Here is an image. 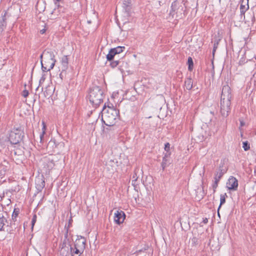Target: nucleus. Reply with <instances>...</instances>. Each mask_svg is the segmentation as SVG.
I'll return each instance as SVG.
<instances>
[{
  "label": "nucleus",
  "mask_w": 256,
  "mask_h": 256,
  "mask_svg": "<svg viewBox=\"0 0 256 256\" xmlns=\"http://www.w3.org/2000/svg\"><path fill=\"white\" fill-rule=\"evenodd\" d=\"M232 98L230 87L226 84L222 86L220 98V113L223 117H226L230 110Z\"/></svg>",
  "instance_id": "nucleus-1"
},
{
  "label": "nucleus",
  "mask_w": 256,
  "mask_h": 256,
  "mask_svg": "<svg viewBox=\"0 0 256 256\" xmlns=\"http://www.w3.org/2000/svg\"><path fill=\"white\" fill-rule=\"evenodd\" d=\"M104 106L102 112V120L108 126H114L118 118L119 112L115 108L108 106L106 110Z\"/></svg>",
  "instance_id": "nucleus-2"
},
{
  "label": "nucleus",
  "mask_w": 256,
  "mask_h": 256,
  "mask_svg": "<svg viewBox=\"0 0 256 256\" xmlns=\"http://www.w3.org/2000/svg\"><path fill=\"white\" fill-rule=\"evenodd\" d=\"M42 69L43 71H50L53 68L56 60L54 52L50 50H46L40 56Z\"/></svg>",
  "instance_id": "nucleus-3"
},
{
  "label": "nucleus",
  "mask_w": 256,
  "mask_h": 256,
  "mask_svg": "<svg viewBox=\"0 0 256 256\" xmlns=\"http://www.w3.org/2000/svg\"><path fill=\"white\" fill-rule=\"evenodd\" d=\"M104 98L103 90L99 86H96L90 89L88 98L92 106H98L103 102Z\"/></svg>",
  "instance_id": "nucleus-4"
},
{
  "label": "nucleus",
  "mask_w": 256,
  "mask_h": 256,
  "mask_svg": "<svg viewBox=\"0 0 256 256\" xmlns=\"http://www.w3.org/2000/svg\"><path fill=\"white\" fill-rule=\"evenodd\" d=\"M24 136L23 132L19 128H13L9 134L8 140L12 144H18Z\"/></svg>",
  "instance_id": "nucleus-5"
},
{
  "label": "nucleus",
  "mask_w": 256,
  "mask_h": 256,
  "mask_svg": "<svg viewBox=\"0 0 256 256\" xmlns=\"http://www.w3.org/2000/svg\"><path fill=\"white\" fill-rule=\"evenodd\" d=\"M64 146L63 142L56 143L54 139L51 140L47 144L46 150L48 152H54L58 153L60 150H62Z\"/></svg>",
  "instance_id": "nucleus-6"
},
{
  "label": "nucleus",
  "mask_w": 256,
  "mask_h": 256,
  "mask_svg": "<svg viewBox=\"0 0 256 256\" xmlns=\"http://www.w3.org/2000/svg\"><path fill=\"white\" fill-rule=\"evenodd\" d=\"M20 213V209L18 208H14L12 216V221L10 222V224L6 226V231L8 234H12L14 232V230L16 229V218Z\"/></svg>",
  "instance_id": "nucleus-7"
},
{
  "label": "nucleus",
  "mask_w": 256,
  "mask_h": 256,
  "mask_svg": "<svg viewBox=\"0 0 256 256\" xmlns=\"http://www.w3.org/2000/svg\"><path fill=\"white\" fill-rule=\"evenodd\" d=\"M35 182L36 188L38 192H42L45 186V181L44 176L42 174L36 176Z\"/></svg>",
  "instance_id": "nucleus-8"
},
{
  "label": "nucleus",
  "mask_w": 256,
  "mask_h": 256,
  "mask_svg": "<svg viewBox=\"0 0 256 256\" xmlns=\"http://www.w3.org/2000/svg\"><path fill=\"white\" fill-rule=\"evenodd\" d=\"M226 186L230 190H236L238 187V181L236 178L231 176L226 182Z\"/></svg>",
  "instance_id": "nucleus-9"
},
{
  "label": "nucleus",
  "mask_w": 256,
  "mask_h": 256,
  "mask_svg": "<svg viewBox=\"0 0 256 256\" xmlns=\"http://www.w3.org/2000/svg\"><path fill=\"white\" fill-rule=\"evenodd\" d=\"M125 218L126 215L123 211L117 210L114 214V221L116 224H120L124 222Z\"/></svg>",
  "instance_id": "nucleus-10"
},
{
  "label": "nucleus",
  "mask_w": 256,
  "mask_h": 256,
  "mask_svg": "<svg viewBox=\"0 0 256 256\" xmlns=\"http://www.w3.org/2000/svg\"><path fill=\"white\" fill-rule=\"evenodd\" d=\"M132 0H124L122 8L126 16H130L132 12Z\"/></svg>",
  "instance_id": "nucleus-11"
},
{
  "label": "nucleus",
  "mask_w": 256,
  "mask_h": 256,
  "mask_svg": "<svg viewBox=\"0 0 256 256\" xmlns=\"http://www.w3.org/2000/svg\"><path fill=\"white\" fill-rule=\"evenodd\" d=\"M74 247H78L80 250H84L86 247V240L82 236H78L76 240Z\"/></svg>",
  "instance_id": "nucleus-12"
},
{
  "label": "nucleus",
  "mask_w": 256,
  "mask_h": 256,
  "mask_svg": "<svg viewBox=\"0 0 256 256\" xmlns=\"http://www.w3.org/2000/svg\"><path fill=\"white\" fill-rule=\"evenodd\" d=\"M224 174H222L220 172L216 171V172L214 173V182L212 184L214 193L216 192V189L218 186V184L220 180L221 179V178L224 176Z\"/></svg>",
  "instance_id": "nucleus-13"
},
{
  "label": "nucleus",
  "mask_w": 256,
  "mask_h": 256,
  "mask_svg": "<svg viewBox=\"0 0 256 256\" xmlns=\"http://www.w3.org/2000/svg\"><path fill=\"white\" fill-rule=\"evenodd\" d=\"M241 4L240 6V15L244 16V14L249 8L248 0H240Z\"/></svg>",
  "instance_id": "nucleus-14"
},
{
  "label": "nucleus",
  "mask_w": 256,
  "mask_h": 256,
  "mask_svg": "<svg viewBox=\"0 0 256 256\" xmlns=\"http://www.w3.org/2000/svg\"><path fill=\"white\" fill-rule=\"evenodd\" d=\"M64 0H54V2L56 6L57 7V8H55L53 11L52 12L51 14L52 16H54V18H55V16H58L59 12V8H62V7H60V2H63Z\"/></svg>",
  "instance_id": "nucleus-15"
},
{
  "label": "nucleus",
  "mask_w": 256,
  "mask_h": 256,
  "mask_svg": "<svg viewBox=\"0 0 256 256\" xmlns=\"http://www.w3.org/2000/svg\"><path fill=\"white\" fill-rule=\"evenodd\" d=\"M42 124H43L42 132L40 134V138H39L40 142H36L38 143V148L40 150L43 148V144H44V142L43 138H44V134H45V130H46V126L44 124V122H42Z\"/></svg>",
  "instance_id": "nucleus-16"
},
{
  "label": "nucleus",
  "mask_w": 256,
  "mask_h": 256,
  "mask_svg": "<svg viewBox=\"0 0 256 256\" xmlns=\"http://www.w3.org/2000/svg\"><path fill=\"white\" fill-rule=\"evenodd\" d=\"M7 224H10L7 219L4 217L2 213H0V232L4 231L5 228L4 226Z\"/></svg>",
  "instance_id": "nucleus-17"
},
{
  "label": "nucleus",
  "mask_w": 256,
  "mask_h": 256,
  "mask_svg": "<svg viewBox=\"0 0 256 256\" xmlns=\"http://www.w3.org/2000/svg\"><path fill=\"white\" fill-rule=\"evenodd\" d=\"M68 60L66 56H64L62 58L61 60V70L63 71H66L68 68Z\"/></svg>",
  "instance_id": "nucleus-18"
},
{
  "label": "nucleus",
  "mask_w": 256,
  "mask_h": 256,
  "mask_svg": "<svg viewBox=\"0 0 256 256\" xmlns=\"http://www.w3.org/2000/svg\"><path fill=\"white\" fill-rule=\"evenodd\" d=\"M228 169L227 164L224 162H221L218 168L216 170V172L224 174L226 172Z\"/></svg>",
  "instance_id": "nucleus-19"
},
{
  "label": "nucleus",
  "mask_w": 256,
  "mask_h": 256,
  "mask_svg": "<svg viewBox=\"0 0 256 256\" xmlns=\"http://www.w3.org/2000/svg\"><path fill=\"white\" fill-rule=\"evenodd\" d=\"M193 80L191 78H188L184 82V86L188 90H190L192 88Z\"/></svg>",
  "instance_id": "nucleus-20"
},
{
  "label": "nucleus",
  "mask_w": 256,
  "mask_h": 256,
  "mask_svg": "<svg viewBox=\"0 0 256 256\" xmlns=\"http://www.w3.org/2000/svg\"><path fill=\"white\" fill-rule=\"evenodd\" d=\"M60 254L61 256H70V253L69 252V248H59Z\"/></svg>",
  "instance_id": "nucleus-21"
},
{
  "label": "nucleus",
  "mask_w": 256,
  "mask_h": 256,
  "mask_svg": "<svg viewBox=\"0 0 256 256\" xmlns=\"http://www.w3.org/2000/svg\"><path fill=\"white\" fill-rule=\"evenodd\" d=\"M228 197V196L226 193L224 194H221L220 196V204L218 208V212L220 208L226 202V198ZM218 214L219 213L218 212Z\"/></svg>",
  "instance_id": "nucleus-22"
},
{
  "label": "nucleus",
  "mask_w": 256,
  "mask_h": 256,
  "mask_svg": "<svg viewBox=\"0 0 256 256\" xmlns=\"http://www.w3.org/2000/svg\"><path fill=\"white\" fill-rule=\"evenodd\" d=\"M177 7L178 5L177 2H172L171 6V10H170V14L172 16V18H174V15L176 14L175 11L177 9Z\"/></svg>",
  "instance_id": "nucleus-23"
},
{
  "label": "nucleus",
  "mask_w": 256,
  "mask_h": 256,
  "mask_svg": "<svg viewBox=\"0 0 256 256\" xmlns=\"http://www.w3.org/2000/svg\"><path fill=\"white\" fill-rule=\"evenodd\" d=\"M116 54L114 52L112 48H111L109 51L108 54L106 55L107 60L108 61H112L116 56Z\"/></svg>",
  "instance_id": "nucleus-24"
},
{
  "label": "nucleus",
  "mask_w": 256,
  "mask_h": 256,
  "mask_svg": "<svg viewBox=\"0 0 256 256\" xmlns=\"http://www.w3.org/2000/svg\"><path fill=\"white\" fill-rule=\"evenodd\" d=\"M6 12L2 16V20L0 21V31L2 32L4 30V28L6 26Z\"/></svg>",
  "instance_id": "nucleus-25"
},
{
  "label": "nucleus",
  "mask_w": 256,
  "mask_h": 256,
  "mask_svg": "<svg viewBox=\"0 0 256 256\" xmlns=\"http://www.w3.org/2000/svg\"><path fill=\"white\" fill-rule=\"evenodd\" d=\"M70 240H64V239L62 242L60 244L59 248H68V246H70Z\"/></svg>",
  "instance_id": "nucleus-26"
},
{
  "label": "nucleus",
  "mask_w": 256,
  "mask_h": 256,
  "mask_svg": "<svg viewBox=\"0 0 256 256\" xmlns=\"http://www.w3.org/2000/svg\"><path fill=\"white\" fill-rule=\"evenodd\" d=\"M116 54H118L122 53L125 50L124 46H117L115 48H112Z\"/></svg>",
  "instance_id": "nucleus-27"
},
{
  "label": "nucleus",
  "mask_w": 256,
  "mask_h": 256,
  "mask_svg": "<svg viewBox=\"0 0 256 256\" xmlns=\"http://www.w3.org/2000/svg\"><path fill=\"white\" fill-rule=\"evenodd\" d=\"M188 69L190 71H192L193 66H194V63L191 57H188Z\"/></svg>",
  "instance_id": "nucleus-28"
},
{
  "label": "nucleus",
  "mask_w": 256,
  "mask_h": 256,
  "mask_svg": "<svg viewBox=\"0 0 256 256\" xmlns=\"http://www.w3.org/2000/svg\"><path fill=\"white\" fill-rule=\"evenodd\" d=\"M191 243L192 245L194 246H196L198 245V239L196 238V236H194L191 239Z\"/></svg>",
  "instance_id": "nucleus-29"
},
{
  "label": "nucleus",
  "mask_w": 256,
  "mask_h": 256,
  "mask_svg": "<svg viewBox=\"0 0 256 256\" xmlns=\"http://www.w3.org/2000/svg\"><path fill=\"white\" fill-rule=\"evenodd\" d=\"M242 148L245 151H246L250 149V144L248 142V141L243 142Z\"/></svg>",
  "instance_id": "nucleus-30"
},
{
  "label": "nucleus",
  "mask_w": 256,
  "mask_h": 256,
  "mask_svg": "<svg viewBox=\"0 0 256 256\" xmlns=\"http://www.w3.org/2000/svg\"><path fill=\"white\" fill-rule=\"evenodd\" d=\"M84 250H80L78 247H74V250H73V254H82L84 252Z\"/></svg>",
  "instance_id": "nucleus-31"
},
{
  "label": "nucleus",
  "mask_w": 256,
  "mask_h": 256,
  "mask_svg": "<svg viewBox=\"0 0 256 256\" xmlns=\"http://www.w3.org/2000/svg\"><path fill=\"white\" fill-rule=\"evenodd\" d=\"M140 168H136L135 170H134V174L133 175V176H132V178L134 179V180H132V182H133L134 181H136L138 178V176H137V174L138 172V171L140 170Z\"/></svg>",
  "instance_id": "nucleus-32"
},
{
  "label": "nucleus",
  "mask_w": 256,
  "mask_h": 256,
  "mask_svg": "<svg viewBox=\"0 0 256 256\" xmlns=\"http://www.w3.org/2000/svg\"><path fill=\"white\" fill-rule=\"evenodd\" d=\"M36 218H37L36 215V214H34L33 216V217H32V230L33 229L34 225L36 221Z\"/></svg>",
  "instance_id": "nucleus-33"
},
{
  "label": "nucleus",
  "mask_w": 256,
  "mask_h": 256,
  "mask_svg": "<svg viewBox=\"0 0 256 256\" xmlns=\"http://www.w3.org/2000/svg\"><path fill=\"white\" fill-rule=\"evenodd\" d=\"M120 61L118 60H114L111 62L110 66L114 68L119 64Z\"/></svg>",
  "instance_id": "nucleus-34"
},
{
  "label": "nucleus",
  "mask_w": 256,
  "mask_h": 256,
  "mask_svg": "<svg viewBox=\"0 0 256 256\" xmlns=\"http://www.w3.org/2000/svg\"><path fill=\"white\" fill-rule=\"evenodd\" d=\"M64 228L66 229V232L64 234V240H70L68 238V230H69L68 228L66 227V225Z\"/></svg>",
  "instance_id": "nucleus-35"
},
{
  "label": "nucleus",
  "mask_w": 256,
  "mask_h": 256,
  "mask_svg": "<svg viewBox=\"0 0 256 256\" xmlns=\"http://www.w3.org/2000/svg\"><path fill=\"white\" fill-rule=\"evenodd\" d=\"M218 40H217L214 42V48H213V50H212L213 54H214L218 48Z\"/></svg>",
  "instance_id": "nucleus-36"
},
{
  "label": "nucleus",
  "mask_w": 256,
  "mask_h": 256,
  "mask_svg": "<svg viewBox=\"0 0 256 256\" xmlns=\"http://www.w3.org/2000/svg\"><path fill=\"white\" fill-rule=\"evenodd\" d=\"M53 161H48V164H46L48 165V170L50 169V168H52V166H54V164L52 162Z\"/></svg>",
  "instance_id": "nucleus-37"
},
{
  "label": "nucleus",
  "mask_w": 256,
  "mask_h": 256,
  "mask_svg": "<svg viewBox=\"0 0 256 256\" xmlns=\"http://www.w3.org/2000/svg\"><path fill=\"white\" fill-rule=\"evenodd\" d=\"M170 149V144L168 142L164 144V150L166 152H168Z\"/></svg>",
  "instance_id": "nucleus-38"
},
{
  "label": "nucleus",
  "mask_w": 256,
  "mask_h": 256,
  "mask_svg": "<svg viewBox=\"0 0 256 256\" xmlns=\"http://www.w3.org/2000/svg\"><path fill=\"white\" fill-rule=\"evenodd\" d=\"M28 94H29V92H28V90H24L22 91V95L24 97V98L27 97L28 96Z\"/></svg>",
  "instance_id": "nucleus-39"
},
{
  "label": "nucleus",
  "mask_w": 256,
  "mask_h": 256,
  "mask_svg": "<svg viewBox=\"0 0 256 256\" xmlns=\"http://www.w3.org/2000/svg\"><path fill=\"white\" fill-rule=\"evenodd\" d=\"M6 174V170H0V178H2Z\"/></svg>",
  "instance_id": "nucleus-40"
},
{
  "label": "nucleus",
  "mask_w": 256,
  "mask_h": 256,
  "mask_svg": "<svg viewBox=\"0 0 256 256\" xmlns=\"http://www.w3.org/2000/svg\"><path fill=\"white\" fill-rule=\"evenodd\" d=\"M65 75H66V71H63L62 70V72L60 74V77L61 78V80L63 79V78Z\"/></svg>",
  "instance_id": "nucleus-41"
},
{
  "label": "nucleus",
  "mask_w": 256,
  "mask_h": 256,
  "mask_svg": "<svg viewBox=\"0 0 256 256\" xmlns=\"http://www.w3.org/2000/svg\"><path fill=\"white\" fill-rule=\"evenodd\" d=\"M166 162L167 161H162V164H161V166H162V170H164L165 168L167 166V163H166Z\"/></svg>",
  "instance_id": "nucleus-42"
},
{
  "label": "nucleus",
  "mask_w": 256,
  "mask_h": 256,
  "mask_svg": "<svg viewBox=\"0 0 256 256\" xmlns=\"http://www.w3.org/2000/svg\"><path fill=\"white\" fill-rule=\"evenodd\" d=\"M70 246V248H69V252H70V255L71 256H74L73 255V250H74V248H73L71 245L70 244V246Z\"/></svg>",
  "instance_id": "nucleus-43"
},
{
  "label": "nucleus",
  "mask_w": 256,
  "mask_h": 256,
  "mask_svg": "<svg viewBox=\"0 0 256 256\" xmlns=\"http://www.w3.org/2000/svg\"><path fill=\"white\" fill-rule=\"evenodd\" d=\"M202 222H203L204 224H207V223H208V218H204V219L203 220H202Z\"/></svg>",
  "instance_id": "nucleus-44"
},
{
  "label": "nucleus",
  "mask_w": 256,
  "mask_h": 256,
  "mask_svg": "<svg viewBox=\"0 0 256 256\" xmlns=\"http://www.w3.org/2000/svg\"><path fill=\"white\" fill-rule=\"evenodd\" d=\"M72 221V219H70L69 220V222H68V226H66V227H68V228L70 227V226L71 225V222Z\"/></svg>",
  "instance_id": "nucleus-45"
},
{
  "label": "nucleus",
  "mask_w": 256,
  "mask_h": 256,
  "mask_svg": "<svg viewBox=\"0 0 256 256\" xmlns=\"http://www.w3.org/2000/svg\"><path fill=\"white\" fill-rule=\"evenodd\" d=\"M46 32V30L45 29H42V30H40V32L42 34H44Z\"/></svg>",
  "instance_id": "nucleus-46"
},
{
  "label": "nucleus",
  "mask_w": 256,
  "mask_h": 256,
  "mask_svg": "<svg viewBox=\"0 0 256 256\" xmlns=\"http://www.w3.org/2000/svg\"><path fill=\"white\" fill-rule=\"evenodd\" d=\"M240 124H241V126H243V123L242 122H240Z\"/></svg>",
  "instance_id": "nucleus-47"
},
{
  "label": "nucleus",
  "mask_w": 256,
  "mask_h": 256,
  "mask_svg": "<svg viewBox=\"0 0 256 256\" xmlns=\"http://www.w3.org/2000/svg\"><path fill=\"white\" fill-rule=\"evenodd\" d=\"M254 58L256 59V56H255Z\"/></svg>",
  "instance_id": "nucleus-48"
}]
</instances>
